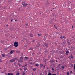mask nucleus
I'll list each match as a JSON object with an SVG mask.
<instances>
[{
    "mask_svg": "<svg viewBox=\"0 0 75 75\" xmlns=\"http://www.w3.org/2000/svg\"><path fill=\"white\" fill-rule=\"evenodd\" d=\"M72 28H73V26H72Z\"/></svg>",
    "mask_w": 75,
    "mask_h": 75,
    "instance_id": "nucleus-51",
    "label": "nucleus"
},
{
    "mask_svg": "<svg viewBox=\"0 0 75 75\" xmlns=\"http://www.w3.org/2000/svg\"><path fill=\"white\" fill-rule=\"evenodd\" d=\"M53 16H54V14H53Z\"/></svg>",
    "mask_w": 75,
    "mask_h": 75,
    "instance_id": "nucleus-48",
    "label": "nucleus"
},
{
    "mask_svg": "<svg viewBox=\"0 0 75 75\" xmlns=\"http://www.w3.org/2000/svg\"><path fill=\"white\" fill-rule=\"evenodd\" d=\"M1 52H2V51H1Z\"/></svg>",
    "mask_w": 75,
    "mask_h": 75,
    "instance_id": "nucleus-52",
    "label": "nucleus"
},
{
    "mask_svg": "<svg viewBox=\"0 0 75 75\" xmlns=\"http://www.w3.org/2000/svg\"><path fill=\"white\" fill-rule=\"evenodd\" d=\"M16 75H20V73H16Z\"/></svg>",
    "mask_w": 75,
    "mask_h": 75,
    "instance_id": "nucleus-12",
    "label": "nucleus"
},
{
    "mask_svg": "<svg viewBox=\"0 0 75 75\" xmlns=\"http://www.w3.org/2000/svg\"><path fill=\"white\" fill-rule=\"evenodd\" d=\"M40 46V45H37L36 46V47H39V46Z\"/></svg>",
    "mask_w": 75,
    "mask_h": 75,
    "instance_id": "nucleus-17",
    "label": "nucleus"
},
{
    "mask_svg": "<svg viewBox=\"0 0 75 75\" xmlns=\"http://www.w3.org/2000/svg\"><path fill=\"white\" fill-rule=\"evenodd\" d=\"M54 27H56V26L54 25Z\"/></svg>",
    "mask_w": 75,
    "mask_h": 75,
    "instance_id": "nucleus-49",
    "label": "nucleus"
},
{
    "mask_svg": "<svg viewBox=\"0 0 75 75\" xmlns=\"http://www.w3.org/2000/svg\"><path fill=\"white\" fill-rule=\"evenodd\" d=\"M18 42H15L14 44V45L15 47H18Z\"/></svg>",
    "mask_w": 75,
    "mask_h": 75,
    "instance_id": "nucleus-2",
    "label": "nucleus"
},
{
    "mask_svg": "<svg viewBox=\"0 0 75 75\" xmlns=\"http://www.w3.org/2000/svg\"><path fill=\"white\" fill-rule=\"evenodd\" d=\"M40 67H42V66H43V64H40Z\"/></svg>",
    "mask_w": 75,
    "mask_h": 75,
    "instance_id": "nucleus-9",
    "label": "nucleus"
},
{
    "mask_svg": "<svg viewBox=\"0 0 75 75\" xmlns=\"http://www.w3.org/2000/svg\"><path fill=\"white\" fill-rule=\"evenodd\" d=\"M20 71H22V69H21V68L20 69Z\"/></svg>",
    "mask_w": 75,
    "mask_h": 75,
    "instance_id": "nucleus-31",
    "label": "nucleus"
},
{
    "mask_svg": "<svg viewBox=\"0 0 75 75\" xmlns=\"http://www.w3.org/2000/svg\"><path fill=\"white\" fill-rule=\"evenodd\" d=\"M43 47H44V46H43Z\"/></svg>",
    "mask_w": 75,
    "mask_h": 75,
    "instance_id": "nucleus-55",
    "label": "nucleus"
},
{
    "mask_svg": "<svg viewBox=\"0 0 75 75\" xmlns=\"http://www.w3.org/2000/svg\"><path fill=\"white\" fill-rule=\"evenodd\" d=\"M24 2H22V5H23V6H24Z\"/></svg>",
    "mask_w": 75,
    "mask_h": 75,
    "instance_id": "nucleus-25",
    "label": "nucleus"
},
{
    "mask_svg": "<svg viewBox=\"0 0 75 75\" xmlns=\"http://www.w3.org/2000/svg\"><path fill=\"white\" fill-rule=\"evenodd\" d=\"M62 69H64V68H65V67H64V66H63L62 67Z\"/></svg>",
    "mask_w": 75,
    "mask_h": 75,
    "instance_id": "nucleus-22",
    "label": "nucleus"
},
{
    "mask_svg": "<svg viewBox=\"0 0 75 75\" xmlns=\"http://www.w3.org/2000/svg\"><path fill=\"white\" fill-rule=\"evenodd\" d=\"M2 57H5V54H3L2 55Z\"/></svg>",
    "mask_w": 75,
    "mask_h": 75,
    "instance_id": "nucleus-11",
    "label": "nucleus"
},
{
    "mask_svg": "<svg viewBox=\"0 0 75 75\" xmlns=\"http://www.w3.org/2000/svg\"><path fill=\"white\" fill-rule=\"evenodd\" d=\"M68 44H69H69H70V42H68Z\"/></svg>",
    "mask_w": 75,
    "mask_h": 75,
    "instance_id": "nucleus-36",
    "label": "nucleus"
},
{
    "mask_svg": "<svg viewBox=\"0 0 75 75\" xmlns=\"http://www.w3.org/2000/svg\"><path fill=\"white\" fill-rule=\"evenodd\" d=\"M22 67H25V66H22Z\"/></svg>",
    "mask_w": 75,
    "mask_h": 75,
    "instance_id": "nucleus-47",
    "label": "nucleus"
},
{
    "mask_svg": "<svg viewBox=\"0 0 75 75\" xmlns=\"http://www.w3.org/2000/svg\"><path fill=\"white\" fill-rule=\"evenodd\" d=\"M71 58H74V57L71 56Z\"/></svg>",
    "mask_w": 75,
    "mask_h": 75,
    "instance_id": "nucleus-32",
    "label": "nucleus"
},
{
    "mask_svg": "<svg viewBox=\"0 0 75 75\" xmlns=\"http://www.w3.org/2000/svg\"><path fill=\"white\" fill-rule=\"evenodd\" d=\"M35 41V40H33V42H34Z\"/></svg>",
    "mask_w": 75,
    "mask_h": 75,
    "instance_id": "nucleus-29",
    "label": "nucleus"
},
{
    "mask_svg": "<svg viewBox=\"0 0 75 75\" xmlns=\"http://www.w3.org/2000/svg\"><path fill=\"white\" fill-rule=\"evenodd\" d=\"M44 41H45V40H46V39H45V37H44Z\"/></svg>",
    "mask_w": 75,
    "mask_h": 75,
    "instance_id": "nucleus-24",
    "label": "nucleus"
},
{
    "mask_svg": "<svg viewBox=\"0 0 75 75\" xmlns=\"http://www.w3.org/2000/svg\"><path fill=\"white\" fill-rule=\"evenodd\" d=\"M5 51H6V50H7V49H5Z\"/></svg>",
    "mask_w": 75,
    "mask_h": 75,
    "instance_id": "nucleus-38",
    "label": "nucleus"
},
{
    "mask_svg": "<svg viewBox=\"0 0 75 75\" xmlns=\"http://www.w3.org/2000/svg\"><path fill=\"white\" fill-rule=\"evenodd\" d=\"M45 45L46 47H48V45H47V44H45Z\"/></svg>",
    "mask_w": 75,
    "mask_h": 75,
    "instance_id": "nucleus-28",
    "label": "nucleus"
},
{
    "mask_svg": "<svg viewBox=\"0 0 75 75\" xmlns=\"http://www.w3.org/2000/svg\"><path fill=\"white\" fill-rule=\"evenodd\" d=\"M10 54H13V51H11L10 52Z\"/></svg>",
    "mask_w": 75,
    "mask_h": 75,
    "instance_id": "nucleus-21",
    "label": "nucleus"
},
{
    "mask_svg": "<svg viewBox=\"0 0 75 75\" xmlns=\"http://www.w3.org/2000/svg\"><path fill=\"white\" fill-rule=\"evenodd\" d=\"M20 59H23V58L22 57H21L20 58Z\"/></svg>",
    "mask_w": 75,
    "mask_h": 75,
    "instance_id": "nucleus-26",
    "label": "nucleus"
},
{
    "mask_svg": "<svg viewBox=\"0 0 75 75\" xmlns=\"http://www.w3.org/2000/svg\"><path fill=\"white\" fill-rule=\"evenodd\" d=\"M24 4L23 5V7H26L27 5H28V4H25V3L24 2Z\"/></svg>",
    "mask_w": 75,
    "mask_h": 75,
    "instance_id": "nucleus-3",
    "label": "nucleus"
},
{
    "mask_svg": "<svg viewBox=\"0 0 75 75\" xmlns=\"http://www.w3.org/2000/svg\"><path fill=\"white\" fill-rule=\"evenodd\" d=\"M8 75H13V74H12V73H8Z\"/></svg>",
    "mask_w": 75,
    "mask_h": 75,
    "instance_id": "nucleus-5",
    "label": "nucleus"
},
{
    "mask_svg": "<svg viewBox=\"0 0 75 75\" xmlns=\"http://www.w3.org/2000/svg\"><path fill=\"white\" fill-rule=\"evenodd\" d=\"M56 62H58V61H56Z\"/></svg>",
    "mask_w": 75,
    "mask_h": 75,
    "instance_id": "nucleus-46",
    "label": "nucleus"
},
{
    "mask_svg": "<svg viewBox=\"0 0 75 75\" xmlns=\"http://www.w3.org/2000/svg\"><path fill=\"white\" fill-rule=\"evenodd\" d=\"M60 38H61V39H62V38H66V37L65 36H61L60 37Z\"/></svg>",
    "mask_w": 75,
    "mask_h": 75,
    "instance_id": "nucleus-4",
    "label": "nucleus"
},
{
    "mask_svg": "<svg viewBox=\"0 0 75 75\" xmlns=\"http://www.w3.org/2000/svg\"><path fill=\"white\" fill-rule=\"evenodd\" d=\"M66 55H68V54H67H67H66Z\"/></svg>",
    "mask_w": 75,
    "mask_h": 75,
    "instance_id": "nucleus-45",
    "label": "nucleus"
},
{
    "mask_svg": "<svg viewBox=\"0 0 75 75\" xmlns=\"http://www.w3.org/2000/svg\"><path fill=\"white\" fill-rule=\"evenodd\" d=\"M42 35L41 34H38V35L39 36H41V35Z\"/></svg>",
    "mask_w": 75,
    "mask_h": 75,
    "instance_id": "nucleus-20",
    "label": "nucleus"
},
{
    "mask_svg": "<svg viewBox=\"0 0 75 75\" xmlns=\"http://www.w3.org/2000/svg\"><path fill=\"white\" fill-rule=\"evenodd\" d=\"M0 62H2V60L1 59H0Z\"/></svg>",
    "mask_w": 75,
    "mask_h": 75,
    "instance_id": "nucleus-27",
    "label": "nucleus"
},
{
    "mask_svg": "<svg viewBox=\"0 0 75 75\" xmlns=\"http://www.w3.org/2000/svg\"><path fill=\"white\" fill-rule=\"evenodd\" d=\"M26 66H27V64H25V65L24 66V67H26Z\"/></svg>",
    "mask_w": 75,
    "mask_h": 75,
    "instance_id": "nucleus-18",
    "label": "nucleus"
},
{
    "mask_svg": "<svg viewBox=\"0 0 75 75\" xmlns=\"http://www.w3.org/2000/svg\"><path fill=\"white\" fill-rule=\"evenodd\" d=\"M53 4H54V3H53Z\"/></svg>",
    "mask_w": 75,
    "mask_h": 75,
    "instance_id": "nucleus-53",
    "label": "nucleus"
},
{
    "mask_svg": "<svg viewBox=\"0 0 75 75\" xmlns=\"http://www.w3.org/2000/svg\"><path fill=\"white\" fill-rule=\"evenodd\" d=\"M66 53L67 54H68L69 53V52H68V51H66Z\"/></svg>",
    "mask_w": 75,
    "mask_h": 75,
    "instance_id": "nucleus-23",
    "label": "nucleus"
},
{
    "mask_svg": "<svg viewBox=\"0 0 75 75\" xmlns=\"http://www.w3.org/2000/svg\"><path fill=\"white\" fill-rule=\"evenodd\" d=\"M53 9H54V8H53Z\"/></svg>",
    "mask_w": 75,
    "mask_h": 75,
    "instance_id": "nucleus-54",
    "label": "nucleus"
},
{
    "mask_svg": "<svg viewBox=\"0 0 75 75\" xmlns=\"http://www.w3.org/2000/svg\"><path fill=\"white\" fill-rule=\"evenodd\" d=\"M27 59H28V57H25V59H24L25 60H27Z\"/></svg>",
    "mask_w": 75,
    "mask_h": 75,
    "instance_id": "nucleus-6",
    "label": "nucleus"
},
{
    "mask_svg": "<svg viewBox=\"0 0 75 75\" xmlns=\"http://www.w3.org/2000/svg\"><path fill=\"white\" fill-rule=\"evenodd\" d=\"M30 35L31 37H33V34H30Z\"/></svg>",
    "mask_w": 75,
    "mask_h": 75,
    "instance_id": "nucleus-10",
    "label": "nucleus"
},
{
    "mask_svg": "<svg viewBox=\"0 0 75 75\" xmlns=\"http://www.w3.org/2000/svg\"><path fill=\"white\" fill-rule=\"evenodd\" d=\"M70 73H71V74H72V71H71L70 72Z\"/></svg>",
    "mask_w": 75,
    "mask_h": 75,
    "instance_id": "nucleus-35",
    "label": "nucleus"
},
{
    "mask_svg": "<svg viewBox=\"0 0 75 75\" xmlns=\"http://www.w3.org/2000/svg\"><path fill=\"white\" fill-rule=\"evenodd\" d=\"M55 28H56V29H57V28L56 27Z\"/></svg>",
    "mask_w": 75,
    "mask_h": 75,
    "instance_id": "nucleus-41",
    "label": "nucleus"
},
{
    "mask_svg": "<svg viewBox=\"0 0 75 75\" xmlns=\"http://www.w3.org/2000/svg\"><path fill=\"white\" fill-rule=\"evenodd\" d=\"M12 21H13V20H11V22H12Z\"/></svg>",
    "mask_w": 75,
    "mask_h": 75,
    "instance_id": "nucleus-40",
    "label": "nucleus"
},
{
    "mask_svg": "<svg viewBox=\"0 0 75 75\" xmlns=\"http://www.w3.org/2000/svg\"><path fill=\"white\" fill-rule=\"evenodd\" d=\"M15 21H17V20H15Z\"/></svg>",
    "mask_w": 75,
    "mask_h": 75,
    "instance_id": "nucleus-50",
    "label": "nucleus"
},
{
    "mask_svg": "<svg viewBox=\"0 0 75 75\" xmlns=\"http://www.w3.org/2000/svg\"><path fill=\"white\" fill-rule=\"evenodd\" d=\"M52 75H56V74H52Z\"/></svg>",
    "mask_w": 75,
    "mask_h": 75,
    "instance_id": "nucleus-39",
    "label": "nucleus"
},
{
    "mask_svg": "<svg viewBox=\"0 0 75 75\" xmlns=\"http://www.w3.org/2000/svg\"><path fill=\"white\" fill-rule=\"evenodd\" d=\"M17 59H18V58H14V59H12L10 60V62H14L16 60H17Z\"/></svg>",
    "mask_w": 75,
    "mask_h": 75,
    "instance_id": "nucleus-1",
    "label": "nucleus"
},
{
    "mask_svg": "<svg viewBox=\"0 0 75 75\" xmlns=\"http://www.w3.org/2000/svg\"><path fill=\"white\" fill-rule=\"evenodd\" d=\"M48 52V50H46L45 51V53H47V52Z\"/></svg>",
    "mask_w": 75,
    "mask_h": 75,
    "instance_id": "nucleus-15",
    "label": "nucleus"
},
{
    "mask_svg": "<svg viewBox=\"0 0 75 75\" xmlns=\"http://www.w3.org/2000/svg\"><path fill=\"white\" fill-rule=\"evenodd\" d=\"M52 70H54V68L53 67V68H52Z\"/></svg>",
    "mask_w": 75,
    "mask_h": 75,
    "instance_id": "nucleus-33",
    "label": "nucleus"
},
{
    "mask_svg": "<svg viewBox=\"0 0 75 75\" xmlns=\"http://www.w3.org/2000/svg\"><path fill=\"white\" fill-rule=\"evenodd\" d=\"M61 67V64H59L58 66H57V68H59Z\"/></svg>",
    "mask_w": 75,
    "mask_h": 75,
    "instance_id": "nucleus-7",
    "label": "nucleus"
},
{
    "mask_svg": "<svg viewBox=\"0 0 75 75\" xmlns=\"http://www.w3.org/2000/svg\"><path fill=\"white\" fill-rule=\"evenodd\" d=\"M30 50H33V48L30 49Z\"/></svg>",
    "mask_w": 75,
    "mask_h": 75,
    "instance_id": "nucleus-44",
    "label": "nucleus"
},
{
    "mask_svg": "<svg viewBox=\"0 0 75 75\" xmlns=\"http://www.w3.org/2000/svg\"><path fill=\"white\" fill-rule=\"evenodd\" d=\"M48 75H52V74L51 73H49L48 74Z\"/></svg>",
    "mask_w": 75,
    "mask_h": 75,
    "instance_id": "nucleus-14",
    "label": "nucleus"
},
{
    "mask_svg": "<svg viewBox=\"0 0 75 75\" xmlns=\"http://www.w3.org/2000/svg\"><path fill=\"white\" fill-rule=\"evenodd\" d=\"M50 62H53L52 61V60H50Z\"/></svg>",
    "mask_w": 75,
    "mask_h": 75,
    "instance_id": "nucleus-30",
    "label": "nucleus"
},
{
    "mask_svg": "<svg viewBox=\"0 0 75 75\" xmlns=\"http://www.w3.org/2000/svg\"><path fill=\"white\" fill-rule=\"evenodd\" d=\"M5 74H6V75H7V74L6 73Z\"/></svg>",
    "mask_w": 75,
    "mask_h": 75,
    "instance_id": "nucleus-42",
    "label": "nucleus"
},
{
    "mask_svg": "<svg viewBox=\"0 0 75 75\" xmlns=\"http://www.w3.org/2000/svg\"><path fill=\"white\" fill-rule=\"evenodd\" d=\"M24 74H25V73H24L23 74H22V75H24Z\"/></svg>",
    "mask_w": 75,
    "mask_h": 75,
    "instance_id": "nucleus-37",
    "label": "nucleus"
},
{
    "mask_svg": "<svg viewBox=\"0 0 75 75\" xmlns=\"http://www.w3.org/2000/svg\"><path fill=\"white\" fill-rule=\"evenodd\" d=\"M28 23H26V24L25 25L26 26H28Z\"/></svg>",
    "mask_w": 75,
    "mask_h": 75,
    "instance_id": "nucleus-16",
    "label": "nucleus"
},
{
    "mask_svg": "<svg viewBox=\"0 0 75 75\" xmlns=\"http://www.w3.org/2000/svg\"><path fill=\"white\" fill-rule=\"evenodd\" d=\"M8 27V25H6V27Z\"/></svg>",
    "mask_w": 75,
    "mask_h": 75,
    "instance_id": "nucleus-34",
    "label": "nucleus"
},
{
    "mask_svg": "<svg viewBox=\"0 0 75 75\" xmlns=\"http://www.w3.org/2000/svg\"><path fill=\"white\" fill-rule=\"evenodd\" d=\"M51 11H52V10H51Z\"/></svg>",
    "mask_w": 75,
    "mask_h": 75,
    "instance_id": "nucleus-43",
    "label": "nucleus"
},
{
    "mask_svg": "<svg viewBox=\"0 0 75 75\" xmlns=\"http://www.w3.org/2000/svg\"><path fill=\"white\" fill-rule=\"evenodd\" d=\"M67 75H69V73L67 72Z\"/></svg>",
    "mask_w": 75,
    "mask_h": 75,
    "instance_id": "nucleus-13",
    "label": "nucleus"
},
{
    "mask_svg": "<svg viewBox=\"0 0 75 75\" xmlns=\"http://www.w3.org/2000/svg\"><path fill=\"white\" fill-rule=\"evenodd\" d=\"M33 70L34 71H35V70H36V69H35V68L33 69Z\"/></svg>",
    "mask_w": 75,
    "mask_h": 75,
    "instance_id": "nucleus-19",
    "label": "nucleus"
},
{
    "mask_svg": "<svg viewBox=\"0 0 75 75\" xmlns=\"http://www.w3.org/2000/svg\"><path fill=\"white\" fill-rule=\"evenodd\" d=\"M35 65V66H37V67H38V66H39V64H36Z\"/></svg>",
    "mask_w": 75,
    "mask_h": 75,
    "instance_id": "nucleus-8",
    "label": "nucleus"
}]
</instances>
